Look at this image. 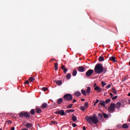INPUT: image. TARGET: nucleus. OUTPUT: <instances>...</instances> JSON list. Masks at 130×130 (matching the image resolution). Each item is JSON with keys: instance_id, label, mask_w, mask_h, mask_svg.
I'll use <instances>...</instances> for the list:
<instances>
[{"instance_id": "nucleus-25", "label": "nucleus", "mask_w": 130, "mask_h": 130, "mask_svg": "<svg viewBox=\"0 0 130 130\" xmlns=\"http://www.w3.org/2000/svg\"><path fill=\"white\" fill-rule=\"evenodd\" d=\"M71 77H72V75H71L70 73L68 74L66 76V78H67V80H70V79H71Z\"/></svg>"}, {"instance_id": "nucleus-22", "label": "nucleus", "mask_w": 130, "mask_h": 130, "mask_svg": "<svg viewBox=\"0 0 130 130\" xmlns=\"http://www.w3.org/2000/svg\"><path fill=\"white\" fill-rule=\"evenodd\" d=\"M66 113H71V112H75V110H67L66 111Z\"/></svg>"}, {"instance_id": "nucleus-38", "label": "nucleus", "mask_w": 130, "mask_h": 130, "mask_svg": "<svg viewBox=\"0 0 130 130\" xmlns=\"http://www.w3.org/2000/svg\"><path fill=\"white\" fill-rule=\"evenodd\" d=\"M102 87H104L106 85V83H105L104 81H102L101 82Z\"/></svg>"}, {"instance_id": "nucleus-34", "label": "nucleus", "mask_w": 130, "mask_h": 130, "mask_svg": "<svg viewBox=\"0 0 130 130\" xmlns=\"http://www.w3.org/2000/svg\"><path fill=\"white\" fill-rule=\"evenodd\" d=\"M103 115H104V117L105 118H108V115H107V114H106L105 113H103Z\"/></svg>"}, {"instance_id": "nucleus-59", "label": "nucleus", "mask_w": 130, "mask_h": 130, "mask_svg": "<svg viewBox=\"0 0 130 130\" xmlns=\"http://www.w3.org/2000/svg\"><path fill=\"white\" fill-rule=\"evenodd\" d=\"M0 130H3V129H2V128H0Z\"/></svg>"}, {"instance_id": "nucleus-47", "label": "nucleus", "mask_w": 130, "mask_h": 130, "mask_svg": "<svg viewBox=\"0 0 130 130\" xmlns=\"http://www.w3.org/2000/svg\"><path fill=\"white\" fill-rule=\"evenodd\" d=\"M99 102V100L96 99V102H94V103H95V104H97V103H98Z\"/></svg>"}, {"instance_id": "nucleus-18", "label": "nucleus", "mask_w": 130, "mask_h": 130, "mask_svg": "<svg viewBox=\"0 0 130 130\" xmlns=\"http://www.w3.org/2000/svg\"><path fill=\"white\" fill-rule=\"evenodd\" d=\"M62 99L61 98H60L59 99H58L57 101V104H58V105H59V104H61V103H62Z\"/></svg>"}, {"instance_id": "nucleus-9", "label": "nucleus", "mask_w": 130, "mask_h": 130, "mask_svg": "<svg viewBox=\"0 0 130 130\" xmlns=\"http://www.w3.org/2000/svg\"><path fill=\"white\" fill-rule=\"evenodd\" d=\"M105 101L101 100L100 101V103L99 104V107L100 108V105H101V106H103V107H105Z\"/></svg>"}, {"instance_id": "nucleus-51", "label": "nucleus", "mask_w": 130, "mask_h": 130, "mask_svg": "<svg viewBox=\"0 0 130 130\" xmlns=\"http://www.w3.org/2000/svg\"><path fill=\"white\" fill-rule=\"evenodd\" d=\"M73 103H75V102H77V100H73Z\"/></svg>"}, {"instance_id": "nucleus-11", "label": "nucleus", "mask_w": 130, "mask_h": 130, "mask_svg": "<svg viewBox=\"0 0 130 130\" xmlns=\"http://www.w3.org/2000/svg\"><path fill=\"white\" fill-rule=\"evenodd\" d=\"M120 106H121V104L119 102L117 103L115 105V107L117 108V109H120Z\"/></svg>"}, {"instance_id": "nucleus-39", "label": "nucleus", "mask_w": 130, "mask_h": 130, "mask_svg": "<svg viewBox=\"0 0 130 130\" xmlns=\"http://www.w3.org/2000/svg\"><path fill=\"white\" fill-rule=\"evenodd\" d=\"M42 90L43 91H44V92H45L46 91H47V90H48V88H47V87H43Z\"/></svg>"}, {"instance_id": "nucleus-26", "label": "nucleus", "mask_w": 130, "mask_h": 130, "mask_svg": "<svg viewBox=\"0 0 130 130\" xmlns=\"http://www.w3.org/2000/svg\"><path fill=\"white\" fill-rule=\"evenodd\" d=\"M41 110L40 109H39V108H37L36 109V112L37 113H38V114H39V113H41Z\"/></svg>"}, {"instance_id": "nucleus-50", "label": "nucleus", "mask_w": 130, "mask_h": 130, "mask_svg": "<svg viewBox=\"0 0 130 130\" xmlns=\"http://www.w3.org/2000/svg\"><path fill=\"white\" fill-rule=\"evenodd\" d=\"M110 95L111 97H113V94H112V93H110Z\"/></svg>"}, {"instance_id": "nucleus-48", "label": "nucleus", "mask_w": 130, "mask_h": 130, "mask_svg": "<svg viewBox=\"0 0 130 130\" xmlns=\"http://www.w3.org/2000/svg\"><path fill=\"white\" fill-rule=\"evenodd\" d=\"M96 87H97V84L95 83V84H94V86H93L94 89H95V88H96Z\"/></svg>"}, {"instance_id": "nucleus-17", "label": "nucleus", "mask_w": 130, "mask_h": 130, "mask_svg": "<svg viewBox=\"0 0 130 130\" xmlns=\"http://www.w3.org/2000/svg\"><path fill=\"white\" fill-rule=\"evenodd\" d=\"M25 126L27 128H30V127H32V126H33V125H32V124H31L30 123H27L26 124Z\"/></svg>"}, {"instance_id": "nucleus-27", "label": "nucleus", "mask_w": 130, "mask_h": 130, "mask_svg": "<svg viewBox=\"0 0 130 130\" xmlns=\"http://www.w3.org/2000/svg\"><path fill=\"white\" fill-rule=\"evenodd\" d=\"M29 82H33V81H35V78L32 77H30L28 78Z\"/></svg>"}, {"instance_id": "nucleus-57", "label": "nucleus", "mask_w": 130, "mask_h": 130, "mask_svg": "<svg viewBox=\"0 0 130 130\" xmlns=\"http://www.w3.org/2000/svg\"><path fill=\"white\" fill-rule=\"evenodd\" d=\"M128 101H129V104H130V100H129Z\"/></svg>"}, {"instance_id": "nucleus-24", "label": "nucleus", "mask_w": 130, "mask_h": 130, "mask_svg": "<svg viewBox=\"0 0 130 130\" xmlns=\"http://www.w3.org/2000/svg\"><path fill=\"white\" fill-rule=\"evenodd\" d=\"M99 61H104V57L103 56H101L99 58Z\"/></svg>"}, {"instance_id": "nucleus-12", "label": "nucleus", "mask_w": 130, "mask_h": 130, "mask_svg": "<svg viewBox=\"0 0 130 130\" xmlns=\"http://www.w3.org/2000/svg\"><path fill=\"white\" fill-rule=\"evenodd\" d=\"M54 83H56L58 86H61L62 84V81L61 80H55Z\"/></svg>"}, {"instance_id": "nucleus-55", "label": "nucleus", "mask_w": 130, "mask_h": 130, "mask_svg": "<svg viewBox=\"0 0 130 130\" xmlns=\"http://www.w3.org/2000/svg\"><path fill=\"white\" fill-rule=\"evenodd\" d=\"M93 106H96V104H95V103H94Z\"/></svg>"}, {"instance_id": "nucleus-6", "label": "nucleus", "mask_w": 130, "mask_h": 130, "mask_svg": "<svg viewBox=\"0 0 130 130\" xmlns=\"http://www.w3.org/2000/svg\"><path fill=\"white\" fill-rule=\"evenodd\" d=\"M55 114H59L60 115H67V114H66V113H64V110H58L56 111L55 112Z\"/></svg>"}, {"instance_id": "nucleus-32", "label": "nucleus", "mask_w": 130, "mask_h": 130, "mask_svg": "<svg viewBox=\"0 0 130 130\" xmlns=\"http://www.w3.org/2000/svg\"><path fill=\"white\" fill-rule=\"evenodd\" d=\"M111 101V100L110 99H108L106 101L105 103L107 104H108V103H110Z\"/></svg>"}, {"instance_id": "nucleus-19", "label": "nucleus", "mask_w": 130, "mask_h": 130, "mask_svg": "<svg viewBox=\"0 0 130 130\" xmlns=\"http://www.w3.org/2000/svg\"><path fill=\"white\" fill-rule=\"evenodd\" d=\"M87 89L86 91V94H88V95H89V94H90V92H91V88L90 87H87Z\"/></svg>"}, {"instance_id": "nucleus-2", "label": "nucleus", "mask_w": 130, "mask_h": 130, "mask_svg": "<svg viewBox=\"0 0 130 130\" xmlns=\"http://www.w3.org/2000/svg\"><path fill=\"white\" fill-rule=\"evenodd\" d=\"M94 72L96 74H102L103 73V65L98 63L94 67Z\"/></svg>"}, {"instance_id": "nucleus-1", "label": "nucleus", "mask_w": 130, "mask_h": 130, "mask_svg": "<svg viewBox=\"0 0 130 130\" xmlns=\"http://www.w3.org/2000/svg\"><path fill=\"white\" fill-rule=\"evenodd\" d=\"M85 119L89 124H93V123H94V124H97V123L99 122L98 118L95 117V115H93V116H86Z\"/></svg>"}, {"instance_id": "nucleus-31", "label": "nucleus", "mask_w": 130, "mask_h": 130, "mask_svg": "<svg viewBox=\"0 0 130 130\" xmlns=\"http://www.w3.org/2000/svg\"><path fill=\"white\" fill-rule=\"evenodd\" d=\"M72 120L73 121H76V120H77V117H76V116L73 115L72 116Z\"/></svg>"}, {"instance_id": "nucleus-35", "label": "nucleus", "mask_w": 130, "mask_h": 130, "mask_svg": "<svg viewBox=\"0 0 130 130\" xmlns=\"http://www.w3.org/2000/svg\"><path fill=\"white\" fill-rule=\"evenodd\" d=\"M80 109H81V110H82V111H85V110L86 109L84 106H81L80 107Z\"/></svg>"}, {"instance_id": "nucleus-36", "label": "nucleus", "mask_w": 130, "mask_h": 130, "mask_svg": "<svg viewBox=\"0 0 130 130\" xmlns=\"http://www.w3.org/2000/svg\"><path fill=\"white\" fill-rule=\"evenodd\" d=\"M84 107H85L86 109H87V108H88V107H89L88 104L87 102H86V103H85L84 104Z\"/></svg>"}, {"instance_id": "nucleus-14", "label": "nucleus", "mask_w": 130, "mask_h": 130, "mask_svg": "<svg viewBox=\"0 0 130 130\" xmlns=\"http://www.w3.org/2000/svg\"><path fill=\"white\" fill-rule=\"evenodd\" d=\"M110 60H111V61H113V62H116V60H115V57L114 56H111L109 57Z\"/></svg>"}, {"instance_id": "nucleus-58", "label": "nucleus", "mask_w": 130, "mask_h": 130, "mask_svg": "<svg viewBox=\"0 0 130 130\" xmlns=\"http://www.w3.org/2000/svg\"><path fill=\"white\" fill-rule=\"evenodd\" d=\"M52 60V59H50V61H51Z\"/></svg>"}, {"instance_id": "nucleus-54", "label": "nucleus", "mask_w": 130, "mask_h": 130, "mask_svg": "<svg viewBox=\"0 0 130 130\" xmlns=\"http://www.w3.org/2000/svg\"><path fill=\"white\" fill-rule=\"evenodd\" d=\"M81 101H82V102L85 101V99H81Z\"/></svg>"}, {"instance_id": "nucleus-52", "label": "nucleus", "mask_w": 130, "mask_h": 130, "mask_svg": "<svg viewBox=\"0 0 130 130\" xmlns=\"http://www.w3.org/2000/svg\"><path fill=\"white\" fill-rule=\"evenodd\" d=\"M83 130H86V127H85V126H84L83 127Z\"/></svg>"}, {"instance_id": "nucleus-23", "label": "nucleus", "mask_w": 130, "mask_h": 130, "mask_svg": "<svg viewBox=\"0 0 130 130\" xmlns=\"http://www.w3.org/2000/svg\"><path fill=\"white\" fill-rule=\"evenodd\" d=\"M122 127H123V128H128V125L126 123L123 124Z\"/></svg>"}, {"instance_id": "nucleus-33", "label": "nucleus", "mask_w": 130, "mask_h": 130, "mask_svg": "<svg viewBox=\"0 0 130 130\" xmlns=\"http://www.w3.org/2000/svg\"><path fill=\"white\" fill-rule=\"evenodd\" d=\"M98 116H99L100 119H102L103 118V115L101 113H99Z\"/></svg>"}, {"instance_id": "nucleus-56", "label": "nucleus", "mask_w": 130, "mask_h": 130, "mask_svg": "<svg viewBox=\"0 0 130 130\" xmlns=\"http://www.w3.org/2000/svg\"><path fill=\"white\" fill-rule=\"evenodd\" d=\"M128 96H130V92L128 94Z\"/></svg>"}, {"instance_id": "nucleus-3", "label": "nucleus", "mask_w": 130, "mask_h": 130, "mask_svg": "<svg viewBox=\"0 0 130 130\" xmlns=\"http://www.w3.org/2000/svg\"><path fill=\"white\" fill-rule=\"evenodd\" d=\"M63 99L64 101H72L73 100V96L70 93H67L64 95Z\"/></svg>"}, {"instance_id": "nucleus-45", "label": "nucleus", "mask_w": 130, "mask_h": 130, "mask_svg": "<svg viewBox=\"0 0 130 130\" xmlns=\"http://www.w3.org/2000/svg\"><path fill=\"white\" fill-rule=\"evenodd\" d=\"M65 68H66V67L64 66H63V65L61 66V70H64V69H66Z\"/></svg>"}, {"instance_id": "nucleus-53", "label": "nucleus", "mask_w": 130, "mask_h": 130, "mask_svg": "<svg viewBox=\"0 0 130 130\" xmlns=\"http://www.w3.org/2000/svg\"><path fill=\"white\" fill-rule=\"evenodd\" d=\"M11 130H15V127H11Z\"/></svg>"}, {"instance_id": "nucleus-30", "label": "nucleus", "mask_w": 130, "mask_h": 130, "mask_svg": "<svg viewBox=\"0 0 130 130\" xmlns=\"http://www.w3.org/2000/svg\"><path fill=\"white\" fill-rule=\"evenodd\" d=\"M81 93L84 95V96H86L87 95V93H86V90H81Z\"/></svg>"}, {"instance_id": "nucleus-43", "label": "nucleus", "mask_w": 130, "mask_h": 130, "mask_svg": "<svg viewBox=\"0 0 130 130\" xmlns=\"http://www.w3.org/2000/svg\"><path fill=\"white\" fill-rule=\"evenodd\" d=\"M110 87H111V85L109 84V85H108L106 87V88L107 89H109V88H110Z\"/></svg>"}, {"instance_id": "nucleus-5", "label": "nucleus", "mask_w": 130, "mask_h": 130, "mask_svg": "<svg viewBox=\"0 0 130 130\" xmlns=\"http://www.w3.org/2000/svg\"><path fill=\"white\" fill-rule=\"evenodd\" d=\"M93 73H94V70L91 69H89L85 73L86 77H91L92 75H93Z\"/></svg>"}, {"instance_id": "nucleus-37", "label": "nucleus", "mask_w": 130, "mask_h": 130, "mask_svg": "<svg viewBox=\"0 0 130 130\" xmlns=\"http://www.w3.org/2000/svg\"><path fill=\"white\" fill-rule=\"evenodd\" d=\"M29 84H30V82H29V81L26 80L25 81H24L25 85H29Z\"/></svg>"}, {"instance_id": "nucleus-21", "label": "nucleus", "mask_w": 130, "mask_h": 130, "mask_svg": "<svg viewBox=\"0 0 130 130\" xmlns=\"http://www.w3.org/2000/svg\"><path fill=\"white\" fill-rule=\"evenodd\" d=\"M112 93H113V94H114V95H116V94H117V91L116 89H115V88H112Z\"/></svg>"}, {"instance_id": "nucleus-8", "label": "nucleus", "mask_w": 130, "mask_h": 130, "mask_svg": "<svg viewBox=\"0 0 130 130\" xmlns=\"http://www.w3.org/2000/svg\"><path fill=\"white\" fill-rule=\"evenodd\" d=\"M77 69L78 72H80V73L85 72V68L83 67L82 66L79 67Z\"/></svg>"}, {"instance_id": "nucleus-13", "label": "nucleus", "mask_w": 130, "mask_h": 130, "mask_svg": "<svg viewBox=\"0 0 130 130\" xmlns=\"http://www.w3.org/2000/svg\"><path fill=\"white\" fill-rule=\"evenodd\" d=\"M47 106H48V105L47 104V103H44L42 106L41 107L42 108H43V109H45V108H46V107H47Z\"/></svg>"}, {"instance_id": "nucleus-4", "label": "nucleus", "mask_w": 130, "mask_h": 130, "mask_svg": "<svg viewBox=\"0 0 130 130\" xmlns=\"http://www.w3.org/2000/svg\"><path fill=\"white\" fill-rule=\"evenodd\" d=\"M19 116L20 117H26V118H30V113L29 112H21L18 114Z\"/></svg>"}, {"instance_id": "nucleus-20", "label": "nucleus", "mask_w": 130, "mask_h": 130, "mask_svg": "<svg viewBox=\"0 0 130 130\" xmlns=\"http://www.w3.org/2000/svg\"><path fill=\"white\" fill-rule=\"evenodd\" d=\"M58 64L57 63H54V70L55 71H57L58 70Z\"/></svg>"}, {"instance_id": "nucleus-16", "label": "nucleus", "mask_w": 130, "mask_h": 130, "mask_svg": "<svg viewBox=\"0 0 130 130\" xmlns=\"http://www.w3.org/2000/svg\"><path fill=\"white\" fill-rule=\"evenodd\" d=\"M82 93L80 91H76L74 93V95L76 96V97H79V96H81Z\"/></svg>"}, {"instance_id": "nucleus-28", "label": "nucleus", "mask_w": 130, "mask_h": 130, "mask_svg": "<svg viewBox=\"0 0 130 130\" xmlns=\"http://www.w3.org/2000/svg\"><path fill=\"white\" fill-rule=\"evenodd\" d=\"M30 113L31 114V115H34L35 114V110L31 109L30 111Z\"/></svg>"}, {"instance_id": "nucleus-49", "label": "nucleus", "mask_w": 130, "mask_h": 130, "mask_svg": "<svg viewBox=\"0 0 130 130\" xmlns=\"http://www.w3.org/2000/svg\"><path fill=\"white\" fill-rule=\"evenodd\" d=\"M51 123H52V124H55V121H52L51 122Z\"/></svg>"}, {"instance_id": "nucleus-46", "label": "nucleus", "mask_w": 130, "mask_h": 130, "mask_svg": "<svg viewBox=\"0 0 130 130\" xmlns=\"http://www.w3.org/2000/svg\"><path fill=\"white\" fill-rule=\"evenodd\" d=\"M107 70V69H106V68H103V72H104V73H106Z\"/></svg>"}, {"instance_id": "nucleus-40", "label": "nucleus", "mask_w": 130, "mask_h": 130, "mask_svg": "<svg viewBox=\"0 0 130 130\" xmlns=\"http://www.w3.org/2000/svg\"><path fill=\"white\" fill-rule=\"evenodd\" d=\"M12 122H13L12 121L10 120H7L6 121V123H7V124H10V123H12Z\"/></svg>"}, {"instance_id": "nucleus-7", "label": "nucleus", "mask_w": 130, "mask_h": 130, "mask_svg": "<svg viewBox=\"0 0 130 130\" xmlns=\"http://www.w3.org/2000/svg\"><path fill=\"white\" fill-rule=\"evenodd\" d=\"M115 108V105L113 103H111L110 105V107L108 108V110L109 111H111V112H112L114 111V109Z\"/></svg>"}, {"instance_id": "nucleus-41", "label": "nucleus", "mask_w": 130, "mask_h": 130, "mask_svg": "<svg viewBox=\"0 0 130 130\" xmlns=\"http://www.w3.org/2000/svg\"><path fill=\"white\" fill-rule=\"evenodd\" d=\"M118 97V96L116 95V96L112 97V100H115L116 99H117Z\"/></svg>"}, {"instance_id": "nucleus-29", "label": "nucleus", "mask_w": 130, "mask_h": 130, "mask_svg": "<svg viewBox=\"0 0 130 130\" xmlns=\"http://www.w3.org/2000/svg\"><path fill=\"white\" fill-rule=\"evenodd\" d=\"M73 105H74V104H71L70 105H68L67 106V108H68V109H70V108H72Z\"/></svg>"}, {"instance_id": "nucleus-42", "label": "nucleus", "mask_w": 130, "mask_h": 130, "mask_svg": "<svg viewBox=\"0 0 130 130\" xmlns=\"http://www.w3.org/2000/svg\"><path fill=\"white\" fill-rule=\"evenodd\" d=\"M63 71L64 74H67V72H68V69L65 68L64 69H63Z\"/></svg>"}, {"instance_id": "nucleus-10", "label": "nucleus", "mask_w": 130, "mask_h": 130, "mask_svg": "<svg viewBox=\"0 0 130 130\" xmlns=\"http://www.w3.org/2000/svg\"><path fill=\"white\" fill-rule=\"evenodd\" d=\"M94 90L95 91H97V92L99 93L102 91V88H100L98 86H96L95 87H94Z\"/></svg>"}, {"instance_id": "nucleus-44", "label": "nucleus", "mask_w": 130, "mask_h": 130, "mask_svg": "<svg viewBox=\"0 0 130 130\" xmlns=\"http://www.w3.org/2000/svg\"><path fill=\"white\" fill-rule=\"evenodd\" d=\"M72 126L74 127H76V126H77V124H75L74 123H72Z\"/></svg>"}, {"instance_id": "nucleus-15", "label": "nucleus", "mask_w": 130, "mask_h": 130, "mask_svg": "<svg viewBox=\"0 0 130 130\" xmlns=\"http://www.w3.org/2000/svg\"><path fill=\"white\" fill-rule=\"evenodd\" d=\"M78 72L77 71V69H74L73 71L72 75L73 77H76L77 76Z\"/></svg>"}]
</instances>
